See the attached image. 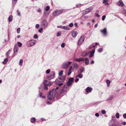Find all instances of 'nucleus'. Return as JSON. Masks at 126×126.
I'll return each mask as SVG.
<instances>
[{
    "label": "nucleus",
    "instance_id": "1a4fd4ad",
    "mask_svg": "<svg viewBox=\"0 0 126 126\" xmlns=\"http://www.w3.org/2000/svg\"><path fill=\"white\" fill-rule=\"evenodd\" d=\"M85 94H87L91 92L92 90V89L91 87H88L85 89Z\"/></svg>",
    "mask_w": 126,
    "mask_h": 126
},
{
    "label": "nucleus",
    "instance_id": "338daca9",
    "mask_svg": "<svg viewBox=\"0 0 126 126\" xmlns=\"http://www.w3.org/2000/svg\"><path fill=\"white\" fill-rule=\"evenodd\" d=\"M122 124L124 125H125L126 124V123L125 122H123L122 123Z\"/></svg>",
    "mask_w": 126,
    "mask_h": 126
},
{
    "label": "nucleus",
    "instance_id": "cd10ccee",
    "mask_svg": "<svg viewBox=\"0 0 126 126\" xmlns=\"http://www.w3.org/2000/svg\"><path fill=\"white\" fill-rule=\"evenodd\" d=\"M44 15L45 16H47L49 14V13L47 12V11H44Z\"/></svg>",
    "mask_w": 126,
    "mask_h": 126
},
{
    "label": "nucleus",
    "instance_id": "f03ea898",
    "mask_svg": "<svg viewBox=\"0 0 126 126\" xmlns=\"http://www.w3.org/2000/svg\"><path fill=\"white\" fill-rule=\"evenodd\" d=\"M65 79V76L59 77L55 80V82L59 86H61L63 84L62 83L64 81Z\"/></svg>",
    "mask_w": 126,
    "mask_h": 126
},
{
    "label": "nucleus",
    "instance_id": "4be33fe9",
    "mask_svg": "<svg viewBox=\"0 0 126 126\" xmlns=\"http://www.w3.org/2000/svg\"><path fill=\"white\" fill-rule=\"evenodd\" d=\"M83 77V75L81 73H79L76 76V78H79L80 79L82 78Z\"/></svg>",
    "mask_w": 126,
    "mask_h": 126
},
{
    "label": "nucleus",
    "instance_id": "dca6fc26",
    "mask_svg": "<svg viewBox=\"0 0 126 126\" xmlns=\"http://www.w3.org/2000/svg\"><path fill=\"white\" fill-rule=\"evenodd\" d=\"M119 122L117 121H114L112 125H110V126H118Z\"/></svg>",
    "mask_w": 126,
    "mask_h": 126
},
{
    "label": "nucleus",
    "instance_id": "de8ad7c7",
    "mask_svg": "<svg viewBox=\"0 0 126 126\" xmlns=\"http://www.w3.org/2000/svg\"><path fill=\"white\" fill-rule=\"evenodd\" d=\"M101 113L103 114H105L106 113V111L105 110H103L102 111Z\"/></svg>",
    "mask_w": 126,
    "mask_h": 126
},
{
    "label": "nucleus",
    "instance_id": "f704fd0d",
    "mask_svg": "<svg viewBox=\"0 0 126 126\" xmlns=\"http://www.w3.org/2000/svg\"><path fill=\"white\" fill-rule=\"evenodd\" d=\"M17 43L18 47H20L22 46V44L21 42H17Z\"/></svg>",
    "mask_w": 126,
    "mask_h": 126
},
{
    "label": "nucleus",
    "instance_id": "680f3d73",
    "mask_svg": "<svg viewBox=\"0 0 126 126\" xmlns=\"http://www.w3.org/2000/svg\"><path fill=\"white\" fill-rule=\"evenodd\" d=\"M37 11L38 12L40 13L41 12V10L40 8L38 9L37 10Z\"/></svg>",
    "mask_w": 126,
    "mask_h": 126
},
{
    "label": "nucleus",
    "instance_id": "3c124183",
    "mask_svg": "<svg viewBox=\"0 0 126 126\" xmlns=\"http://www.w3.org/2000/svg\"><path fill=\"white\" fill-rule=\"evenodd\" d=\"M73 24L72 23H70L69 25V26L70 27H73Z\"/></svg>",
    "mask_w": 126,
    "mask_h": 126
},
{
    "label": "nucleus",
    "instance_id": "39448f33",
    "mask_svg": "<svg viewBox=\"0 0 126 126\" xmlns=\"http://www.w3.org/2000/svg\"><path fill=\"white\" fill-rule=\"evenodd\" d=\"M71 63L72 62H67L64 63L62 64V67L64 69H66Z\"/></svg>",
    "mask_w": 126,
    "mask_h": 126
},
{
    "label": "nucleus",
    "instance_id": "ea45409f",
    "mask_svg": "<svg viewBox=\"0 0 126 126\" xmlns=\"http://www.w3.org/2000/svg\"><path fill=\"white\" fill-rule=\"evenodd\" d=\"M65 43H63L61 44V46L62 48H64L65 47Z\"/></svg>",
    "mask_w": 126,
    "mask_h": 126
},
{
    "label": "nucleus",
    "instance_id": "6ab92c4d",
    "mask_svg": "<svg viewBox=\"0 0 126 126\" xmlns=\"http://www.w3.org/2000/svg\"><path fill=\"white\" fill-rule=\"evenodd\" d=\"M85 70L84 67H83L79 69V70L78 71V73H81L83 72Z\"/></svg>",
    "mask_w": 126,
    "mask_h": 126
},
{
    "label": "nucleus",
    "instance_id": "9b49d317",
    "mask_svg": "<svg viewBox=\"0 0 126 126\" xmlns=\"http://www.w3.org/2000/svg\"><path fill=\"white\" fill-rule=\"evenodd\" d=\"M68 90V89L67 88V85H65L61 90V92L62 93H64L65 92H66Z\"/></svg>",
    "mask_w": 126,
    "mask_h": 126
},
{
    "label": "nucleus",
    "instance_id": "4c0bfd02",
    "mask_svg": "<svg viewBox=\"0 0 126 126\" xmlns=\"http://www.w3.org/2000/svg\"><path fill=\"white\" fill-rule=\"evenodd\" d=\"M63 70H61L59 72V75L60 76H61L63 74Z\"/></svg>",
    "mask_w": 126,
    "mask_h": 126
},
{
    "label": "nucleus",
    "instance_id": "6e6552de",
    "mask_svg": "<svg viewBox=\"0 0 126 126\" xmlns=\"http://www.w3.org/2000/svg\"><path fill=\"white\" fill-rule=\"evenodd\" d=\"M74 79L73 78H70L68 81L67 82V86H70L72 85V83L73 82Z\"/></svg>",
    "mask_w": 126,
    "mask_h": 126
},
{
    "label": "nucleus",
    "instance_id": "a878e982",
    "mask_svg": "<svg viewBox=\"0 0 126 126\" xmlns=\"http://www.w3.org/2000/svg\"><path fill=\"white\" fill-rule=\"evenodd\" d=\"M85 59V64L86 65H88L89 63V60L87 58H86Z\"/></svg>",
    "mask_w": 126,
    "mask_h": 126
},
{
    "label": "nucleus",
    "instance_id": "b1692460",
    "mask_svg": "<svg viewBox=\"0 0 126 126\" xmlns=\"http://www.w3.org/2000/svg\"><path fill=\"white\" fill-rule=\"evenodd\" d=\"M73 64H74V67L76 69H77L79 67V65L78 64H77L76 63H74Z\"/></svg>",
    "mask_w": 126,
    "mask_h": 126
},
{
    "label": "nucleus",
    "instance_id": "49530a36",
    "mask_svg": "<svg viewBox=\"0 0 126 126\" xmlns=\"http://www.w3.org/2000/svg\"><path fill=\"white\" fill-rule=\"evenodd\" d=\"M50 70L49 69H48L46 70V73L47 74H48L50 73Z\"/></svg>",
    "mask_w": 126,
    "mask_h": 126
},
{
    "label": "nucleus",
    "instance_id": "f8f14e48",
    "mask_svg": "<svg viewBox=\"0 0 126 126\" xmlns=\"http://www.w3.org/2000/svg\"><path fill=\"white\" fill-rule=\"evenodd\" d=\"M93 7H90L89 8H87L85 11V14H86L90 12L93 10Z\"/></svg>",
    "mask_w": 126,
    "mask_h": 126
},
{
    "label": "nucleus",
    "instance_id": "f3484780",
    "mask_svg": "<svg viewBox=\"0 0 126 126\" xmlns=\"http://www.w3.org/2000/svg\"><path fill=\"white\" fill-rule=\"evenodd\" d=\"M78 34V33L76 31H74L71 32V35L73 37H75Z\"/></svg>",
    "mask_w": 126,
    "mask_h": 126
},
{
    "label": "nucleus",
    "instance_id": "393cba45",
    "mask_svg": "<svg viewBox=\"0 0 126 126\" xmlns=\"http://www.w3.org/2000/svg\"><path fill=\"white\" fill-rule=\"evenodd\" d=\"M36 120V119L34 117L32 118L31 119V122L32 123H34Z\"/></svg>",
    "mask_w": 126,
    "mask_h": 126
},
{
    "label": "nucleus",
    "instance_id": "c03bdc74",
    "mask_svg": "<svg viewBox=\"0 0 126 126\" xmlns=\"http://www.w3.org/2000/svg\"><path fill=\"white\" fill-rule=\"evenodd\" d=\"M20 28H18L17 29V32L18 33H19L20 32Z\"/></svg>",
    "mask_w": 126,
    "mask_h": 126
},
{
    "label": "nucleus",
    "instance_id": "a18cd8bd",
    "mask_svg": "<svg viewBox=\"0 0 126 126\" xmlns=\"http://www.w3.org/2000/svg\"><path fill=\"white\" fill-rule=\"evenodd\" d=\"M106 18V16L105 15H103L102 17V20L103 21H104V20L105 18Z\"/></svg>",
    "mask_w": 126,
    "mask_h": 126
},
{
    "label": "nucleus",
    "instance_id": "20e7f679",
    "mask_svg": "<svg viewBox=\"0 0 126 126\" xmlns=\"http://www.w3.org/2000/svg\"><path fill=\"white\" fill-rule=\"evenodd\" d=\"M63 11V10H56L54 11L52 14L53 16H56L61 14Z\"/></svg>",
    "mask_w": 126,
    "mask_h": 126
},
{
    "label": "nucleus",
    "instance_id": "603ef678",
    "mask_svg": "<svg viewBox=\"0 0 126 126\" xmlns=\"http://www.w3.org/2000/svg\"><path fill=\"white\" fill-rule=\"evenodd\" d=\"M39 26V25L38 24H37L36 25L35 27L36 28H38Z\"/></svg>",
    "mask_w": 126,
    "mask_h": 126
},
{
    "label": "nucleus",
    "instance_id": "a211bd4d",
    "mask_svg": "<svg viewBox=\"0 0 126 126\" xmlns=\"http://www.w3.org/2000/svg\"><path fill=\"white\" fill-rule=\"evenodd\" d=\"M73 69L72 68V66H70L68 72L67 74V75L68 76H69L71 74L72 72V70Z\"/></svg>",
    "mask_w": 126,
    "mask_h": 126
},
{
    "label": "nucleus",
    "instance_id": "bf43d9fd",
    "mask_svg": "<svg viewBox=\"0 0 126 126\" xmlns=\"http://www.w3.org/2000/svg\"><path fill=\"white\" fill-rule=\"evenodd\" d=\"M108 0H103V3H105L106 2H107L108 1Z\"/></svg>",
    "mask_w": 126,
    "mask_h": 126
},
{
    "label": "nucleus",
    "instance_id": "4468645a",
    "mask_svg": "<svg viewBox=\"0 0 126 126\" xmlns=\"http://www.w3.org/2000/svg\"><path fill=\"white\" fill-rule=\"evenodd\" d=\"M101 32L103 33L104 36H106L107 35V30L106 28H104L103 30H101Z\"/></svg>",
    "mask_w": 126,
    "mask_h": 126
},
{
    "label": "nucleus",
    "instance_id": "f257e3e1",
    "mask_svg": "<svg viewBox=\"0 0 126 126\" xmlns=\"http://www.w3.org/2000/svg\"><path fill=\"white\" fill-rule=\"evenodd\" d=\"M56 93V91L55 89H53L51 91H50L48 95V99L51 100L53 99L55 97Z\"/></svg>",
    "mask_w": 126,
    "mask_h": 126
},
{
    "label": "nucleus",
    "instance_id": "13d9d810",
    "mask_svg": "<svg viewBox=\"0 0 126 126\" xmlns=\"http://www.w3.org/2000/svg\"><path fill=\"white\" fill-rule=\"evenodd\" d=\"M74 25L75 27H76L77 28H78V27L77 24L76 23H74Z\"/></svg>",
    "mask_w": 126,
    "mask_h": 126
},
{
    "label": "nucleus",
    "instance_id": "8fccbe9b",
    "mask_svg": "<svg viewBox=\"0 0 126 126\" xmlns=\"http://www.w3.org/2000/svg\"><path fill=\"white\" fill-rule=\"evenodd\" d=\"M10 50H9L6 53V55L7 56H8L9 54H10Z\"/></svg>",
    "mask_w": 126,
    "mask_h": 126
},
{
    "label": "nucleus",
    "instance_id": "7ed1b4c3",
    "mask_svg": "<svg viewBox=\"0 0 126 126\" xmlns=\"http://www.w3.org/2000/svg\"><path fill=\"white\" fill-rule=\"evenodd\" d=\"M36 42V41L34 39H32L29 41L27 42L28 46L29 47H32L34 45Z\"/></svg>",
    "mask_w": 126,
    "mask_h": 126
},
{
    "label": "nucleus",
    "instance_id": "aec40b11",
    "mask_svg": "<svg viewBox=\"0 0 126 126\" xmlns=\"http://www.w3.org/2000/svg\"><path fill=\"white\" fill-rule=\"evenodd\" d=\"M118 5L121 7H123L124 5V3L121 0H119L118 3Z\"/></svg>",
    "mask_w": 126,
    "mask_h": 126
},
{
    "label": "nucleus",
    "instance_id": "a19ab883",
    "mask_svg": "<svg viewBox=\"0 0 126 126\" xmlns=\"http://www.w3.org/2000/svg\"><path fill=\"white\" fill-rule=\"evenodd\" d=\"M38 37L37 35L36 34H35L33 36V38L34 39H37Z\"/></svg>",
    "mask_w": 126,
    "mask_h": 126
},
{
    "label": "nucleus",
    "instance_id": "c85d7f7f",
    "mask_svg": "<svg viewBox=\"0 0 126 126\" xmlns=\"http://www.w3.org/2000/svg\"><path fill=\"white\" fill-rule=\"evenodd\" d=\"M49 9V7L48 6H47L45 7L44 9V11H48Z\"/></svg>",
    "mask_w": 126,
    "mask_h": 126
},
{
    "label": "nucleus",
    "instance_id": "c756f323",
    "mask_svg": "<svg viewBox=\"0 0 126 126\" xmlns=\"http://www.w3.org/2000/svg\"><path fill=\"white\" fill-rule=\"evenodd\" d=\"M13 16L12 15L10 16L8 18V20L9 21H12L13 20Z\"/></svg>",
    "mask_w": 126,
    "mask_h": 126
},
{
    "label": "nucleus",
    "instance_id": "0eeeda50",
    "mask_svg": "<svg viewBox=\"0 0 126 126\" xmlns=\"http://www.w3.org/2000/svg\"><path fill=\"white\" fill-rule=\"evenodd\" d=\"M55 76V73L54 72H51L50 75L47 77V78L48 80H51L53 79Z\"/></svg>",
    "mask_w": 126,
    "mask_h": 126
},
{
    "label": "nucleus",
    "instance_id": "c9c22d12",
    "mask_svg": "<svg viewBox=\"0 0 126 126\" xmlns=\"http://www.w3.org/2000/svg\"><path fill=\"white\" fill-rule=\"evenodd\" d=\"M116 116L117 118H119L120 117L119 114L118 113H117L116 114Z\"/></svg>",
    "mask_w": 126,
    "mask_h": 126
},
{
    "label": "nucleus",
    "instance_id": "6e6d98bb",
    "mask_svg": "<svg viewBox=\"0 0 126 126\" xmlns=\"http://www.w3.org/2000/svg\"><path fill=\"white\" fill-rule=\"evenodd\" d=\"M95 115L97 117H98L99 116V114L98 113H96L95 114Z\"/></svg>",
    "mask_w": 126,
    "mask_h": 126
},
{
    "label": "nucleus",
    "instance_id": "2eb2a0df",
    "mask_svg": "<svg viewBox=\"0 0 126 126\" xmlns=\"http://www.w3.org/2000/svg\"><path fill=\"white\" fill-rule=\"evenodd\" d=\"M85 59L83 58H75L74 61H75L80 62L82 61H85Z\"/></svg>",
    "mask_w": 126,
    "mask_h": 126
},
{
    "label": "nucleus",
    "instance_id": "473e14b6",
    "mask_svg": "<svg viewBox=\"0 0 126 126\" xmlns=\"http://www.w3.org/2000/svg\"><path fill=\"white\" fill-rule=\"evenodd\" d=\"M17 0H12V4L14 5L16 3Z\"/></svg>",
    "mask_w": 126,
    "mask_h": 126
},
{
    "label": "nucleus",
    "instance_id": "58836bf2",
    "mask_svg": "<svg viewBox=\"0 0 126 126\" xmlns=\"http://www.w3.org/2000/svg\"><path fill=\"white\" fill-rule=\"evenodd\" d=\"M61 32L60 31L58 32L57 33V37L60 36L61 34Z\"/></svg>",
    "mask_w": 126,
    "mask_h": 126
},
{
    "label": "nucleus",
    "instance_id": "79ce46f5",
    "mask_svg": "<svg viewBox=\"0 0 126 126\" xmlns=\"http://www.w3.org/2000/svg\"><path fill=\"white\" fill-rule=\"evenodd\" d=\"M47 87V86L44 85V89L46 90H48V89Z\"/></svg>",
    "mask_w": 126,
    "mask_h": 126
},
{
    "label": "nucleus",
    "instance_id": "09e8293b",
    "mask_svg": "<svg viewBox=\"0 0 126 126\" xmlns=\"http://www.w3.org/2000/svg\"><path fill=\"white\" fill-rule=\"evenodd\" d=\"M103 49L102 48H100L98 50V52H101L102 51Z\"/></svg>",
    "mask_w": 126,
    "mask_h": 126
},
{
    "label": "nucleus",
    "instance_id": "7c9ffc66",
    "mask_svg": "<svg viewBox=\"0 0 126 126\" xmlns=\"http://www.w3.org/2000/svg\"><path fill=\"white\" fill-rule=\"evenodd\" d=\"M106 82L107 84V86L108 87H109L110 85V81L109 80H107L106 81Z\"/></svg>",
    "mask_w": 126,
    "mask_h": 126
},
{
    "label": "nucleus",
    "instance_id": "052dcab7",
    "mask_svg": "<svg viewBox=\"0 0 126 126\" xmlns=\"http://www.w3.org/2000/svg\"><path fill=\"white\" fill-rule=\"evenodd\" d=\"M95 15L96 16L98 17H99L100 16L99 15H98V14L97 13H96L95 14Z\"/></svg>",
    "mask_w": 126,
    "mask_h": 126
},
{
    "label": "nucleus",
    "instance_id": "69168bd1",
    "mask_svg": "<svg viewBox=\"0 0 126 126\" xmlns=\"http://www.w3.org/2000/svg\"><path fill=\"white\" fill-rule=\"evenodd\" d=\"M105 3V5H108L109 4V3L108 2H106V3Z\"/></svg>",
    "mask_w": 126,
    "mask_h": 126
},
{
    "label": "nucleus",
    "instance_id": "423d86ee",
    "mask_svg": "<svg viewBox=\"0 0 126 126\" xmlns=\"http://www.w3.org/2000/svg\"><path fill=\"white\" fill-rule=\"evenodd\" d=\"M48 23L46 20H43L41 23V26L44 28H45L47 26Z\"/></svg>",
    "mask_w": 126,
    "mask_h": 126
},
{
    "label": "nucleus",
    "instance_id": "37998d69",
    "mask_svg": "<svg viewBox=\"0 0 126 126\" xmlns=\"http://www.w3.org/2000/svg\"><path fill=\"white\" fill-rule=\"evenodd\" d=\"M43 28H41L39 30H38V32H40V33H41L42 32V31L43 30Z\"/></svg>",
    "mask_w": 126,
    "mask_h": 126
},
{
    "label": "nucleus",
    "instance_id": "5fc2aeb1",
    "mask_svg": "<svg viewBox=\"0 0 126 126\" xmlns=\"http://www.w3.org/2000/svg\"><path fill=\"white\" fill-rule=\"evenodd\" d=\"M124 118L125 119H126V113H124L123 115Z\"/></svg>",
    "mask_w": 126,
    "mask_h": 126
},
{
    "label": "nucleus",
    "instance_id": "2f4dec72",
    "mask_svg": "<svg viewBox=\"0 0 126 126\" xmlns=\"http://www.w3.org/2000/svg\"><path fill=\"white\" fill-rule=\"evenodd\" d=\"M8 61V59L7 58H6L4 59V61L2 62V63L3 64H5Z\"/></svg>",
    "mask_w": 126,
    "mask_h": 126
},
{
    "label": "nucleus",
    "instance_id": "4d7b16f0",
    "mask_svg": "<svg viewBox=\"0 0 126 126\" xmlns=\"http://www.w3.org/2000/svg\"><path fill=\"white\" fill-rule=\"evenodd\" d=\"M77 78V79H75V81L76 82H78L79 80V79L78 78Z\"/></svg>",
    "mask_w": 126,
    "mask_h": 126
},
{
    "label": "nucleus",
    "instance_id": "9d476101",
    "mask_svg": "<svg viewBox=\"0 0 126 126\" xmlns=\"http://www.w3.org/2000/svg\"><path fill=\"white\" fill-rule=\"evenodd\" d=\"M84 37L83 36L81 37L79 39L78 43V45H80L84 41Z\"/></svg>",
    "mask_w": 126,
    "mask_h": 126
},
{
    "label": "nucleus",
    "instance_id": "774afa93",
    "mask_svg": "<svg viewBox=\"0 0 126 126\" xmlns=\"http://www.w3.org/2000/svg\"><path fill=\"white\" fill-rule=\"evenodd\" d=\"M94 63V61H92L91 62V63L92 64H93Z\"/></svg>",
    "mask_w": 126,
    "mask_h": 126
},
{
    "label": "nucleus",
    "instance_id": "72a5a7b5",
    "mask_svg": "<svg viewBox=\"0 0 126 126\" xmlns=\"http://www.w3.org/2000/svg\"><path fill=\"white\" fill-rule=\"evenodd\" d=\"M64 29H65L67 30H69L70 29L67 27L65 26H63L62 27Z\"/></svg>",
    "mask_w": 126,
    "mask_h": 126
},
{
    "label": "nucleus",
    "instance_id": "bb28decb",
    "mask_svg": "<svg viewBox=\"0 0 126 126\" xmlns=\"http://www.w3.org/2000/svg\"><path fill=\"white\" fill-rule=\"evenodd\" d=\"M113 98V95H110L108 98L107 99V101H109L112 100Z\"/></svg>",
    "mask_w": 126,
    "mask_h": 126
},
{
    "label": "nucleus",
    "instance_id": "412c9836",
    "mask_svg": "<svg viewBox=\"0 0 126 126\" xmlns=\"http://www.w3.org/2000/svg\"><path fill=\"white\" fill-rule=\"evenodd\" d=\"M18 48L16 45H15L14 46V53L17 52L18 51Z\"/></svg>",
    "mask_w": 126,
    "mask_h": 126
},
{
    "label": "nucleus",
    "instance_id": "864d4df0",
    "mask_svg": "<svg viewBox=\"0 0 126 126\" xmlns=\"http://www.w3.org/2000/svg\"><path fill=\"white\" fill-rule=\"evenodd\" d=\"M17 15L18 16H20V13L19 11H17Z\"/></svg>",
    "mask_w": 126,
    "mask_h": 126
},
{
    "label": "nucleus",
    "instance_id": "0e129e2a",
    "mask_svg": "<svg viewBox=\"0 0 126 126\" xmlns=\"http://www.w3.org/2000/svg\"><path fill=\"white\" fill-rule=\"evenodd\" d=\"M97 44H98L97 43H96L95 45H94L93 46H92L93 47V48H94L95 47V45H96Z\"/></svg>",
    "mask_w": 126,
    "mask_h": 126
},
{
    "label": "nucleus",
    "instance_id": "5701e85b",
    "mask_svg": "<svg viewBox=\"0 0 126 126\" xmlns=\"http://www.w3.org/2000/svg\"><path fill=\"white\" fill-rule=\"evenodd\" d=\"M95 52V51L94 50H93L92 51H90V54L89 56L90 57H92L94 53Z\"/></svg>",
    "mask_w": 126,
    "mask_h": 126
},
{
    "label": "nucleus",
    "instance_id": "e433bc0d",
    "mask_svg": "<svg viewBox=\"0 0 126 126\" xmlns=\"http://www.w3.org/2000/svg\"><path fill=\"white\" fill-rule=\"evenodd\" d=\"M23 60L22 59H21L20 60L19 62V64L20 65H22V63Z\"/></svg>",
    "mask_w": 126,
    "mask_h": 126
},
{
    "label": "nucleus",
    "instance_id": "ddd939ff",
    "mask_svg": "<svg viewBox=\"0 0 126 126\" xmlns=\"http://www.w3.org/2000/svg\"><path fill=\"white\" fill-rule=\"evenodd\" d=\"M43 83L45 85L47 86H50L52 85L51 83L49 81L46 80H44L43 82Z\"/></svg>",
    "mask_w": 126,
    "mask_h": 126
},
{
    "label": "nucleus",
    "instance_id": "e2e57ef3",
    "mask_svg": "<svg viewBox=\"0 0 126 126\" xmlns=\"http://www.w3.org/2000/svg\"><path fill=\"white\" fill-rule=\"evenodd\" d=\"M42 95V93H40L39 94V95L40 97L41 96V95Z\"/></svg>",
    "mask_w": 126,
    "mask_h": 126
}]
</instances>
